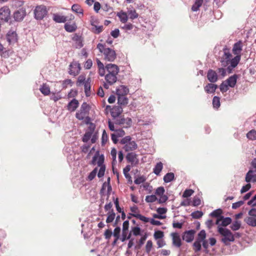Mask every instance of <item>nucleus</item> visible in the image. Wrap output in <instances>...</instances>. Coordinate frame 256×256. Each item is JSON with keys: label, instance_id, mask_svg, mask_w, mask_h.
<instances>
[{"label": "nucleus", "instance_id": "obj_1", "mask_svg": "<svg viewBox=\"0 0 256 256\" xmlns=\"http://www.w3.org/2000/svg\"><path fill=\"white\" fill-rule=\"evenodd\" d=\"M242 50V42L239 40L233 45L232 52L236 56L232 58V54L230 53V49L226 46L224 48L223 54L220 58L221 66L223 67H226L228 73H231L232 70L236 68L241 59V52Z\"/></svg>", "mask_w": 256, "mask_h": 256}, {"label": "nucleus", "instance_id": "obj_2", "mask_svg": "<svg viewBox=\"0 0 256 256\" xmlns=\"http://www.w3.org/2000/svg\"><path fill=\"white\" fill-rule=\"evenodd\" d=\"M96 62L99 75L100 76H104L102 86L108 90L110 86L114 85L118 81L120 68L117 65L113 64H108L104 66L98 58H96Z\"/></svg>", "mask_w": 256, "mask_h": 256}, {"label": "nucleus", "instance_id": "obj_3", "mask_svg": "<svg viewBox=\"0 0 256 256\" xmlns=\"http://www.w3.org/2000/svg\"><path fill=\"white\" fill-rule=\"evenodd\" d=\"M97 48L103 54L105 60L114 62L116 58L115 50L112 48H106L105 44L99 43L97 44Z\"/></svg>", "mask_w": 256, "mask_h": 256}, {"label": "nucleus", "instance_id": "obj_4", "mask_svg": "<svg viewBox=\"0 0 256 256\" xmlns=\"http://www.w3.org/2000/svg\"><path fill=\"white\" fill-rule=\"evenodd\" d=\"M90 107L86 102H83L80 110L76 112V117L79 120H83L84 122L88 124L90 122L89 112Z\"/></svg>", "mask_w": 256, "mask_h": 256}, {"label": "nucleus", "instance_id": "obj_5", "mask_svg": "<svg viewBox=\"0 0 256 256\" xmlns=\"http://www.w3.org/2000/svg\"><path fill=\"white\" fill-rule=\"evenodd\" d=\"M132 140L130 136H126L120 140V143L124 146L122 149L125 152H128L137 149L138 144L135 141Z\"/></svg>", "mask_w": 256, "mask_h": 256}, {"label": "nucleus", "instance_id": "obj_6", "mask_svg": "<svg viewBox=\"0 0 256 256\" xmlns=\"http://www.w3.org/2000/svg\"><path fill=\"white\" fill-rule=\"evenodd\" d=\"M218 231L223 236L222 238V242L226 245H228L230 242H232L234 240L233 234L228 229L218 226Z\"/></svg>", "mask_w": 256, "mask_h": 256}, {"label": "nucleus", "instance_id": "obj_7", "mask_svg": "<svg viewBox=\"0 0 256 256\" xmlns=\"http://www.w3.org/2000/svg\"><path fill=\"white\" fill-rule=\"evenodd\" d=\"M74 16L69 14L67 16H64L60 13L54 14H52L53 20L57 23H65L67 21H72L74 19Z\"/></svg>", "mask_w": 256, "mask_h": 256}, {"label": "nucleus", "instance_id": "obj_8", "mask_svg": "<svg viewBox=\"0 0 256 256\" xmlns=\"http://www.w3.org/2000/svg\"><path fill=\"white\" fill-rule=\"evenodd\" d=\"M99 22L98 19L94 16L90 17V24L92 26L91 31L95 34H99L104 30V26L99 25Z\"/></svg>", "mask_w": 256, "mask_h": 256}, {"label": "nucleus", "instance_id": "obj_9", "mask_svg": "<svg viewBox=\"0 0 256 256\" xmlns=\"http://www.w3.org/2000/svg\"><path fill=\"white\" fill-rule=\"evenodd\" d=\"M35 18L37 20H42L46 14V8L44 6H37L34 10Z\"/></svg>", "mask_w": 256, "mask_h": 256}, {"label": "nucleus", "instance_id": "obj_10", "mask_svg": "<svg viewBox=\"0 0 256 256\" xmlns=\"http://www.w3.org/2000/svg\"><path fill=\"white\" fill-rule=\"evenodd\" d=\"M10 18V10L8 6H3L0 8V20L7 22Z\"/></svg>", "mask_w": 256, "mask_h": 256}, {"label": "nucleus", "instance_id": "obj_11", "mask_svg": "<svg viewBox=\"0 0 256 256\" xmlns=\"http://www.w3.org/2000/svg\"><path fill=\"white\" fill-rule=\"evenodd\" d=\"M26 16V10L24 8L18 9L14 13V18L15 20L18 22H20L23 20Z\"/></svg>", "mask_w": 256, "mask_h": 256}, {"label": "nucleus", "instance_id": "obj_12", "mask_svg": "<svg viewBox=\"0 0 256 256\" xmlns=\"http://www.w3.org/2000/svg\"><path fill=\"white\" fill-rule=\"evenodd\" d=\"M80 64L77 62H74L70 64L69 74L70 75L76 76L80 72Z\"/></svg>", "mask_w": 256, "mask_h": 256}, {"label": "nucleus", "instance_id": "obj_13", "mask_svg": "<svg viewBox=\"0 0 256 256\" xmlns=\"http://www.w3.org/2000/svg\"><path fill=\"white\" fill-rule=\"evenodd\" d=\"M77 28V25L74 22H71L70 21H67L65 22L64 26V30L68 32H75Z\"/></svg>", "mask_w": 256, "mask_h": 256}, {"label": "nucleus", "instance_id": "obj_14", "mask_svg": "<svg viewBox=\"0 0 256 256\" xmlns=\"http://www.w3.org/2000/svg\"><path fill=\"white\" fill-rule=\"evenodd\" d=\"M232 222V219L230 218H224L223 216L216 220V224L218 225V226H226L230 224Z\"/></svg>", "mask_w": 256, "mask_h": 256}, {"label": "nucleus", "instance_id": "obj_15", "mask_svg": "<svg viewBox=\"0 0 256 256\" xmlns=\"http://www.w3.org/2000/svg\"><path fill=\"white\" fill-rule=\"evenodd\" d=\"M196 233L194 230H190L184 232L182 236V239L188 242H192L194 238V235Z\"/></svg>", "mask_w": 256, "mask_h": 256}, {"label": "nucleus", "instance_id": "obj_16", "mask_svg": "<svg viewBox=\"0 0 256 256\" xmlns=\"http://www.w3.org/2000/svg\"><path fill=\"white\" fill-rule=\"evenodd\" d=\"M252 170H250L246 173L245 177V181L246 182H256V174Z\"/></svg>", "mask_w": 256, "mask_h": 256}, {"label": "nucleus", "instance_id": "obj_17", "mask_svg": "<svg viewBox=\"0 0 256 256\" xmlns=\"http://www.w3.org/2000/svg\"><path fill=\"white\" fill-rule=\"evenodd\" d=\"M207 78L210 82L214 83L218 80V76L214 70L210 69L208 72Z\"/></svg>", "mask_w": 256, "mask_h": 256}, {"label": "nucleus", "instance_id": "obj_18", "mask_svg": "<svg viewBox=\"0 0 256 256\" xmlns=\"http://www.w3.org/2000/svg\"><path fill=\"white\" fill-rule=\"evenodd\" d=\"M122 112V108L120 106H114L110 110V114L114 118H118Z\"/></svg>", "mask_w": 256, "mask_h": 256}, {"label": "nucleus", "instance_id": "obj_19", "mask_svg": "<svg viewBox=\"0 0 256 256\" xmlns=\"http://www.w3.org/2000/svg\"><path fill=\"white\" fill-rule=\"evenodd\" d=\"M172 236V244L174 246L180 248L182 246V241L178 233L173 232L171 234Z\"/></svg>", "mask_w": 256, "mask_h": 256}, {"label": "nucleus", "instance_id": "obj_20", "mask_svg": "<svg viewBox=\"0 0 256 256\" xmlns=\"http://www.w3.org/2000/svg\"><path fill=\"white\" fill-rule=\"evenodd\" d=\"M78 102L76 99H73L68 104L67 109L70 112H74L78 106Z\"/></svg>", "mask_w": 256, "mask_h": 256}, {"label": "nucleus", "instance_id": "obj_21", "mask_svg": "<svg viewBox=\"0 0 256 256\" xmlns=\"http://www.w3.org/2000/svg\"><path fill=\"white\" fill-rule=\"evenodd\" d=\"M129 92L128 88L123 85L120 86L116 89L117 96H126Z\"/></svg>", "mask_w": 256, "mask_h": 256}, {"label": "nucleus", "instance_id": "obj_22", "mask_svg": "<svg viewBox=\"0 0 256 256\" xmlns=\"http://www.w3.org/2000/svg\"><path fill=\"white\" fill-rule=\"evenodd\" d=\"M72 10L78 14V15L80 18L84 15V10L78 4H74L72 6Z\"/></svg>", "mask_w": 256, "mask_h": 256}, {"label": "nucleus", "instance_id": "obj_23", "mask_svg": "<svg viewBox=\"0 0 256 256\" xmlns=\"http://www.w3.org/2000/svg\"><path fill=\"white\" fill-rule=\"evenodd\" d=\"M7 40L9 43H13L17 40V34L15 32L10 31L6 35Z\"/></svg>", "mask_w": 256, "mask_h": 256}, {"label": "nucleus", "instance_id": "obj_24", "mask_svg": "<svg viewBox=\"0 0 256 256\" xmlns=\"http://www.w3.org/2000/svg\"><path fill=\"white\" fill-rule=\"evenodd\" d=\"M90 78H88L87 79V80L85 82L84 84V92L86 96H89L92 94V92L90 90Z\"/></svg>", "mask_w": 256, "mask_h": 256}, {"label": "nucleus", "instance_id": "obj_25", "mask_svg": "<svg viewBox=\"0 0 256 256\" xmlns=\"http://www.w3.org/2000/svg\"><path fill=\"white\" fill-rule=\"evenodd\" d=\"M218 86L216 84H208L204 86V90L208 94H212L216 90Z\"/></svg>", "mask_w": 256, "mask_h": 256}, {"label": "nucleus", "instance_id": "obj_26", "mask_svg": "<svg viewBox=\"0 0 256 256\" xmlns=\"http://www.w3.org/2000/svg\"><path fill=\"white\" fill-rule=\"evenodd\" d=\"M72 40L76 42V48H80L83 46L82 37L77 34H74V36L72 38Z\"/></svg>", "mask_w": 256, "mask_h": 256}, {"label": "nucleus", "instance_id": "obj_27", "mask_svg": "<svg viewBox=\"0 0 256 256\" xmlns=\"http://www.w3.org/2000/svg\"><path fill=\"white\" fill-rule=\"evenodd\" d=\"M236 80L237 75L234 74L230 76L228 79H227L226 82L228 85L229 86L234 88L236 83Z\"/></svg>", "mask_w": 256, "mask_h": 256}, {"label": "nucleus", "instance_id": "obj_28", "mask_svg": "<svg viewBox=\"0 0 256 256\" xmlns=\"http://www.w3.org/2000/svg\"><path fill=\"white\" fill-rule=\"evenodd\" d=\"M96 159H98L97 161V164L98 166H105L104 164V155L102 154L100 156H94L92 158V164H94V162H95Z\"/></svg>", "mask_w": 256, "mask_h": 256}, {"label": "nucleus", "instance_id": "obj_29", "mask_svg": "<svg viewBox=\"0 0 256 256\" xmlns=\"http://www.w3.org/2000/svg\"><path fill=\"white\" fill-rule=\"evenodd\" d=\"M118 106H126L128 104V99L126 96H118Z\"/></svg>", "mask_w": 256, "mask_h": 256}, {"label": "nucleus", "instance_id": "obj_30", "mask_svg": "<svg viewBox=\"0 0 256 256\" xmlns=\"http://www.w3.org/2000/svg\"><path fill=\"white\" fill-rule=\"evenodd\" d=\"M244 221L248 225L251 226H256V218L248 216L244 218Z\"/></svg>", "mask_w": 256, "mask_h": 256}, {"label": "nucleus", "instance_id": "obj_31", "mask_svg": "<svg viewBox=\"0 0 256 256\" xmlns=\"http://www.w3.org/2000/svg\"><path fill=\"white\" fill-rule=\"evenodd\" d=\"M107 218L106 222L108 224L114 221L116 217V214L114 211V210H111L107 214Z\"/></svg>", "mask_w": 256, "mask_h": 256}, {"label": "nucleus", "instance_id": "obj_32", "mask_svg": "<svg viewBox=\"0 0 256 256\" xmlns=\"http://www.w3.org/2000/svg\"><path fill=\"white\" fill-rule=\"evenodd\" d=\"M40 90L44 96L48 95L50 92V87L46 84H43L40 88Z\"/></svg>", "mask_w": 256, "mask_h": 256}, {"label": "nucleus", "instance_id": "obj_33", "mask_svg": "<svg viewBox=\"0 0 256 256\" xmlns=\"http://www.w3.org/2000/svg\"><path fill=\"white\" fill-rule=\"evenodd\" d=\"M204 0H195L194 4L192 7V10L193 12H196L198 10L199 8L202 6Z\"/></svg>", "mask_w": 256, "mask_h": 256}, {"label": "nucleus", "instance_id": "obj_34", "mask_svg": "<svg viewBox=\"0 0 256 256\" xmlns=\"http://www.w3.org/2000/svg\"><path fill=\"white\" fill-rule=\"evenodd\" d=\"M163 168V164L162 162H159L156 164L155 167L154 168L153 172L157 176H158Z\"/></svg>", "mask_w": 256, "mask_h": 256}, {"label": "nucleus", "instance_id": "obj_35", "mask_svg": "<svg viewBox=\"0 0 256 256\" xmlns=\"http://www.w3.org/2000/svg\"><path fill=\"white\" fill-rule=\"evenodd\" d=\"M117 16L119 18L120 22L122 23H126L128 20L126 13L124 12L118 13Z\"/></svg>", "mask_w": 256, "mask_h": 256}, {"label": "nucleus", "instance_id": "obj_36", "mask_svg": "<svg viewBox=\"0 0 256 256\" xmlns=\"http://www.w3.org/2000/svg\"><path fill=\"white\" fill-rule=\"evenodd\" d=\"M130 165H128L124 168L123 171H124V174L126 178V179H128L129 182L130 181L131 182H132V178H131L130 174L128 173V172H130Z\"/></svg>", "mask_w": 256, "mask_h": 256}, {"label": "nucleus", "instance_id": "obj_37", "mask_svg": "<svg viewBox=\"0 0 256 256\" xmlns=\"http://www.w3.org/2000/svg\"><path fill=\"white\" fill-rule=\"evenodd\" d=\"M174 178V174L173 172L167 173L164 177V180L165 182H170Z\"/></svg>", "mask_w": 256, "mask_h": 256}, {"label": "nucleus", "instance_id": "obj_38", "mask_svg": "<svg viewBox=\"0 0 256 256\" xmlns=\"http://www.w3.org/2000/svg\"><path fill=\"white\" fill-rule=\"evenodd\" d=\"M247 138L251 140H256V130H252L246 134Z\"/></svg>", "mask_w": 256, "mask_h": 256}, {"label": "nucleus", "instance_id": "obj_39", "mask_svg": "<svg viewBox=\"0 0 256 256\" xmlns=\"http://www.w3.org/2000/svg\"><path fill=\"white\" fill-rule=\"evenodd\" d=\"M222 211L221 209L218 208L214 210L212 212L210 213V216L214 218H216L217 219L220 218L222 216Z\"/></svg>", "mask_w": 256, "mask_h": 256}, {"label": "nucleus", "instance_id": "obj_40", "mask_svg": "<svg viewBox=\"0 0 256 256\" xmlns=\"http://www.w3.org/2000/svg\"><path fill=\"white\" fill-rule=\"evenodd\" d=\"M131 214L132 216L138 218L142 221L144 222H150L149 218H146L144 216H142L140 214Z\"/></svg>", "mask_w": 256, "mask_h": 256}, {"label": "nucleus", "instance_id": "obj_41", "mask_svg": "<svg viewBox=\"0 0 256 256\" xmlns=\"http://www.w3.org/2000/svg\"><path fill=\"white\" fill-rule=\"evenodd\" d=\"M126 158L128 162L133 163L136 159V155L134 153L129 152L127 154Z\"/></svg>", "mask_w": 256, "mask_h": 256}, {"label": "nucleus", "instance_id": "obj_42", "mask_svg": "<svg viewBox=\"0 0 256 256\" xmlns=\"http://www.w3.org/2000/svg\"><path fill=\"white\" fill-rule=\"evenodd\" d=\"M202 242L196 240L193 244V249L196 252L200 251L202 248Z\"/></svg>", "mask_w": 256, "mask_h": 256}, {"label": "nucleus", "instance_id": "obj_43", "mask_svg": "<svg viewBox=\"0 0 256 256\" xmlns=\"http://www.w3.org/2000/svg\"><path fill=\"white\" fill-rule=\"evenodd\" d=\"M213 106L215 108H218L220 106V98L219 97L215 96L212 100Z\"/></svg>", "mask_w": 256, "mask_h": 256}, {"label": "nucleus", "instance_id": "obj_44", "mask_svg": "<svg viewBox=\"0 0 256 256\" xmlns=\"http://www.w3.org/2000/svg\"><path fill=\"white\" fill-rule=\"evenodd\" d=\"M206 238V232L204 230H202L198 233L196 240H200V242H202L205 240Z\"/></svg>", "mask_w": 256, "mask_h": 256}, {"label": "nucleus", "instance_id": "obj_45", "mask_svg": "<svg viewBox=\"0 0 256 256\" xmlns=\"http://www.w3.org/2000/svg\"><path fill=\"white\" fill-rule=\"evenodd\" d=\"M203 214H204L202 211L197 210L192 212L191 214V216L194 218L198 219L200 218L203 216Z\"/></svg>", "mask_w": 256, "mask_h": 256}, {"label": "nucleus", "instance_id": "obj_46", "mask_svg": "<svg viewBox=\"0 0 256 256\" xmlns=\"http://www.w3.org/2000/svg\"><path fill=\"white\" fill-rule=\"evenodd\" d=\"M241 226V224L240 222L238 221H235L231 226L230 228L232 230H238Z\"/></svg>", "mask_w": 256, "mask_h": 256}, {"label": "nucleus", "instance_id": "obj_47", "mask_svg": "<svg viewBox=\"0 0 256 256\" xmlns=\"http://www.w3.org/2000/svg\"><path fill=\"white\" fill-rule=\"evenodd\" d=\"M157 200V198L155 195H150V196H147L146 197V201L147 202H156Z\"/></svg>", "mask_w": 256, "mask_h": 256}, {"label": "nucleus", "instance_id": "obj_48", "mask_svg": "<svg viewBox=\"0 0 256 256\" xmlns=\"http://www.w3.org/2000/svg\"><path fill=\"white\" fill-rule=\"evenodd\" d=\"M117 151L115 148H112L110 152V154L112 159V164L116 163V158Z\"/></svg>", "mask_w": 256, "mask_h": 256}, {"label": "nucleus", "instance_id": "obj_49", "mask_svg": "<svg viewBox=\"0 0 256 256\" xmlns=\"http://www.w3.org/2000/svg\"><path fill=\"white\" fill-rule=\"evenodd\" d=\"M154 236L156 240H160V238L164 237V234L163 232L161 230H157L154 232Z\"/></svg>", "mask_w": 256, "mask_h": 256}, {"label": "nucleus", "instance_id": "obj_50", "mask_svg": "<svg viewBox=\"0 0 256 256\" xmlns=\"http://www.w3.org/2000/svg\"><path fill=\"white\" fill-rule=\"evenodd\" d=\"M152 245L153 244L152 240H149L147 242L146 246V252L148 254H149L150 252Z\"/></svg>", "mask_w": 256, "mask_h": 256}, {"label": "nucleus", "instance_id": "obj_51", "mask_svg": "<svg viewBox=\"0 0 256 256\" xmlns=\"http://www.w3.org/2000/svg\"><path fill=\"white\" fill-rule=\"evenodd\" d=\"M194 192V191L192 190L191 189H188L186 190L182 194V197L183 198H188L190 196H191L193 193Z\"/></svg>", "mask_w": 256, "mask_h": 256}, {"label": "nucleus", "instance_id": "obj_52", "mask_svg": "<svg viewBox=\"0 0 256 256\" xmlns=\"http://www.w3.org/2000/svg\"><path fill=\"white\" fill-rule=\"evenodd\" d=\"M128 14L130 16V18L132 20L135 19L138 16V14L136 10H131L129 11Z\"/></svg>", "mask_w": 256, "mask_h": 256}, {"label": "nucleus", "instance_id": "obj_53", "mask_svg": "<svg viewBox=\"0 0 256 256\" xmlns=\"http://www.w3.org/2000/svg\"><path fill=\"white\" fill-rule=\"evenodd\" d=\"M98 172V168H96L92 172H90L88 176V179L90 180H92L96 176Z\"/></svg>", "mask_w": 256, "mask_h": 256}, {"label": "nucleus", "instance_id": "obj_54", "mask_svg": "<svg viewBox=\"0 0 256 256\" xmlns=\"http://www.w3.org/2000/svg\"><path fill=\"white\" fill-rule=\"evenodd\" d=\"M92 134L86 132L82 138V141L84 142H88L92 137Z\"/></svg>", "mask_w": 256, "mask_h": 256}, {"label": "nucleus", "instance_id": "obj_55", "mask_svg": "<svg viewBox=\"0 0 256 256\" xmlns=\"http://www.w3.org/2000/svg\"><path fill=\"white\" fill-rule=\"evenodd\" d=\"M165 192L164 188L162 186H160L157 188L156 190L155 194L158 196H162L164 194V192Z\"/></svg>", "mask_w": 256, "mask_h": 256}, {"label": "nucleus", "instance_id": "obj_56", "mask_svg": "<svg viewBox=\"0 0 256 256\" xmlns=\"http://www.w3.org/2000/svg\"><path fill=\"white\" fill-rule=\"evenodd\" d=\"M86 78H85V77L84 76H82V75H80L78 76V81H77V82H76V84L78 86H80L82 84H84L86 80H85Z\"/></svg>", "mask_w": 256, "mask_h": 256}, {"label": "nucleus", "instance_id": "obj_57", "mask_svg": "<svg viewBox=\"0 0 256 256\" xmlns=\"http://www.w3.org/2000/svg\"><path fill=\"white\" fill-rule=\"evenodd\" d=\"M120 227H116L114 230V236L116 238V240H118L120 238Z\"/></svg>", "mask_w": 256, "mask_h": 256}, {"label": "nucleus", "instance_id": "obj_58", "mask_svg": "<svg viewBox=\"0 0 256 256\" xmlns=\"http://www.w3.org/2000/svg\"><path fill=\"white\" fill-rule=\"evenodd\" d=\"M100 168L99 170V171H98V178H102L104 174V172H105V170H106V166H100Z\"/></svg>", "mask_w": 256, "mask_h": 256}, {"label": "nucleus", "instance_id": "obj_59", "mask_svg": "<svg viewBox=\"0 0 256 256\" xmlns=\"http://www.w3.org/2000/svg\"><path fill=\"white\" fill-rule=\"evenodd\" d=\"M128 231H123L122 232V238H121V240L122 242H124L126 239H129L130 238L131 234L130 233L127 236Z\"/></svg>", "mask_w": 256, "mask_h": 256}, {"label": "nucleus", "instance_id": "obj_60", "mask_svg": "<svg viewBox=\"0 0 256 256\" xmlns=\"http://www.w3.org/2000/svg\"><path fill=\"white\" fill-rule=\"evenodd\" d=\"M228 85L226 83V82H222L220 86V90L221 92H226L228 89Z\"/></svg>", "mask_w": 256, "mask_h": 256}, {"label": "nucleus", "instance_id": "obj_61", "mask_svg": "<svg viewBox=\"0 0 256 256\" xmlns=\"http://www.w3.org/2000/svg\"><path fill=\"white\" fill-rule=\"evenodd\" d=\"M88 124H90V125L86 132L93 134L96 128V126L93 123L90 122Z\"/></svg>", "mask_w": 256, "mask_h": 256}, {"label": "nucleus", "instance_id": "obj_62", "mask_svg": "<svg viewBox=\"0 0 256 256\" xmlns=\"http://www.w3.org/2000/svg\"><path fill=\"white\" fill-rule=\"evenodd\" d=\"M251 188V184L248 183L246 185L243 186L240 190V192L242 194L248 191Z\"/></svg>", "mask_w": 256, "mask_h": 256}, {"label": "nucleus", "instance_id": "obj_63", "mask_svg": "<svg viewBox=\"0 0 256 256\" xmlns=\"http://www.w3.org/2000/svg\"><path fill=\"white\" fill-rule=\"evenodd\" d=\"M217 70L219 74L222 77H224L226 76V70L224 68H218Z\"/></svg>", "mask_w": 256, "mask_h": 256}, {"label": "nucleus", "instance_id": "obj_64", "mask_svg": "<svg viewBox=\"0 0 256 256\" xmlns=\"http://www.w3.org/2000/svg\"><path fill=\"white\" fill-rule=\"evenodd\" d=\"M132 232L133 234L136 236L140 234V228L139 227H134L132 229Z\"/></svg>", "mask_w": 256, "mask_h": 256}]
</instances>
